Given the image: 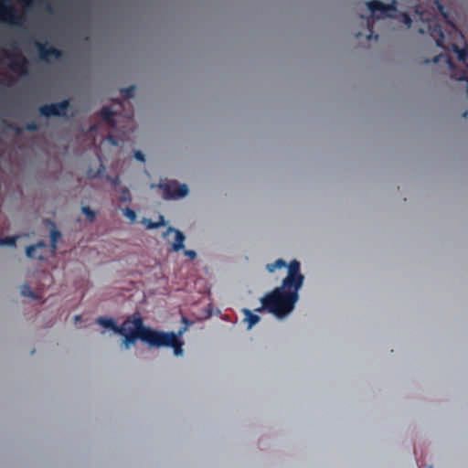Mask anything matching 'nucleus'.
<instances>
[{
	"mask_svg": "<svg viewBox=\"0 0 468 468\" xmlns=\"http://www.w3.org/2000/svg\"><path fill=\"white\" fill-rule=\"evenodd\" d=\"M25 129L29 132H36L38 130V126L35 122H31L26 124Z\"/></svg>",
	"mask_w": 468,
	"mask_h": 468,
	"instance_id": "26",
	"label": "nucleus"
},
{
	"mask_svg": "<svg viewBox=\"0 0 468 468\" xmlns=\"http://www.w3.org/2000/svg\"><path fill=\"white\" fill-rule=\"evenodd\" d=\"M69 108V100H63L57 103L46 104L39 107V114L49 118L52 116L65 117Z\"/></svg>",
	"mask_w": 468,
	"mask_h": 468,
	"instance_id": "4",
	"label": "nucleus"
},
{
	"mask_svg": "<svg viewBox=\"0 0 468 468\" xmlns=\"http://www.w3.org/2000/svg\"><path fill=\"white\" fill-rule=\"evenodd\" d=\"M81 212L87 217L89 221L92 222V221L95 220L96 214L89 207H87V206L86 207H81Z\"/></svg>",
	"mask_w": 468,
	"mask_h": 468,
	"instance_id": "21",
	"label": "nucleus"
},
{
	"mask_svg": "<svg viewBox=\"0 0 468 468\" xmlns=\"http://www.w3.org/2000/svg\"><path fill=\"white\" fill-rule=\"evenodd\" d=\"M105 167L102 164H101L99 169L97 171H94L92 169H89L88 172H87V176L90 178V179H94V178H97V177H101V174L102 172L104 171Z\"/></svg>",
	"mask_w": 468,
	"mask_h": 468,
	"instance_id": "19",
	"label": "nucleus"
},
{
	"mask_svg": "<svg viewBox=\"0 0 468 468\" xmlns=\"http://www.w3.org/2000/svg\"><path fill=\"white\" fill-rule=\"evenodd\" d=\"M120 200L122 202H131L132 200V195L126 186L121 188Z\"/></svg>",
	"mask_w": 468,
	"mask_h": 468,
	"instance_id": "20",
	"label": "nucleus"
},
{
	"mask_svg": "<svg viewBox=\"0 0 468 468\" xmlns=\"http://www.w3.org/2000/svg\"><path fill=\"white\" fill-rule=\"evenodd\" d=\"M106 179L111 182V184L113 186H119L120 184V177L118 176H115L113 177L110 176H106Z\"/></svg>",
	"mask_w": 468,
	"mask_h": 468,
	"instance_id": "27",
	"label": "nucleus"
},
{
	"mask_svg": "<svg viewBox=\"0 0 468 468\" xmlns=\"http://www.w3.org/2000/svg\"><path fill=\"white\" fill-rule=\"evenodd\" d=\"M75 319L78 321V320H80V315H76V316H75Z\"/></svg>",
	"mask_w": 468,
	"mask_h": 468,
	"instance_id": "37",
	"label": "nucleus"
},
{
	"mask_svg": "<svg viewBox=\"0 0 468 468\" xmlns=\"http://www.w3.org/2000/svg\"><path fill=\"white\" fill-rule=\"evenodd\" d=\"M371 12V16L377 19L393 18L398 11V1L392 0L389 4H384L379 0H371L366 3Z\"/></svg>",
	"mask_w": 468,
	"mask_h": 468,
	"instance_id": "3",
	"label": "nucleus"
},
{
	"mask_svg": "<svg viewBox=\"0 0 468 468\" xmlns=\"http://www.w3.org/2000/svg\"><path fill=\"white\" fill-rule=\"evenodd\" d=\"M26 5H29V3L31 2V0H22Z\"/></svg>",
	"mask_w": 468,
	"mask_h": 468,
	"instance_id": "34",
	"label": "nucleus"
},
{
	"mask_svg": "<svg viewBox=\"0 0 468 468\" xmlns=\"http://www.w3.org/2000/svg\"><path fill=\"white\" fill-rule=\"evenodd\" d=\"M243 314L246 316V321L248 323V328L250 329L253 325H255L260 321V316L253 314L249 309H243Z\"/></svg>",
	"mask_w": 468,
	"mask_h": 468,
	"instance_id": "13",
	"label": "nucleus"
},
{
	"mask_svg": "<svg viewBox=\"0 0 468 468\" xmlns=\"http://www.w3.org/2000/svg\"><path fill=\"white\" fill-rule=\"evenodd\" d=\"M134 90H135L134 86H130L128 88L122 89V93L123 94V96L126 99H130V98H132L133 96Z\"/></svg>",
	"mask_w": 468,
	"mask_h": 468,
	"instance_id": "24",
	"label": "nucleus"
},
{
	"mask_svg": "<svg viewBox=\"0 0 468 468\" xmlns=\"http://www.w3.org/2000/svg\"><path fill=\"white\" fill-rule=\"evenodd\" d=\"M181 321L184 325L180 327L177 333L163 332L145 326L142 317L139 314H134L128 317L126 330L123 334H120L123 336L122 345L124 349H129L137 339H140L151 346L172 347L176 356H182L184 343L179 337L187 331L191 322L186 316H182Z\"/></svg>",
	"mask_w": 468,
	"mask_h": 468,
	"instance_id": "2",
	"label": "nucleus"
},
{
	"mask_svg": "<svg viewBox=\"0 0 468 468\" xmlns=\"http://www.w3.org/2000/svg\"><path fill=\"white\" fill-rule=\"evenodd\" d=\"M35 46L37 48L38 56L41 60L48 61V58H55L57 59L60 58L63 55V52L53 47L48 46L47 44L36 41Z\"/></svg>",
	"mask_w": 468,
	"mask_h": 468,
	"instance_id": "8",
	"label": "nucleus"
},
{
	"mask_svg": "<svg viewBox=\"0 0 468 468\" xmlns=\"http://www.w3.org/2000/svg\"><path fill=\"white\" fill-rule=\"evenodd\" d=\"M5 56L11 59L9 69L18 74L27 75L28 73V60L25 57H21L19 54H10L5 52Z\"/></svg>",
	"mask_w": 468,
	"mask_h": 468,
	"instance_id": "7",
	"label": "nucleus"
},
{
	"mask_svg": "<svg viewBox=\"0 0 468 468\" xmlns=\"http://www.w3.org/2000/svg\"><path fill=\"white\" fill-rule=\"evenodd\" d=\"M361 36V33L358 32L357 34H356V37H359Z\"/></svg>",
	"mask_w": 468,
	"mask_h": 468,
	"instance_id": "36",
	"label": "nucleus"
},
{
	"mask_svg": "<svg viewBox=\"0 0 468 468\" xmlns=\"http://www.w3.org/2000/svg\"><path fill=\"white\" fill-rule=\"evenodd\" d=\"M9 127H10V129H12V130L16 131V133H22V131H23V129H22V128L16 127V126H13V125H10Z\"/></svg>",
	"mask_w": 468,
	"mask_h": 468,
	"instance_id": "31",
	"label": "nucleus"
},
{
	"mask_svg": "<svg viewBox=\"0 0 468 468\" xmlns=\"http://www.w3.org/2000/svg\"><path fill=\"white\" fill-rule=\"evenodd\" d=\"M289 264L287 265L285 261L282 259H279L275 261L273 263L267 264L266 268L270 272H273L276 269H281L283 267L288 268Z\"/></svg>",
	"mask_w": 468,
	"mask_h": 468,
	"instance_id": "15",
	"label": "nucleus"
},
{
	"mask_svg": "<svg viewBox=\"0 0 468 468\" xmlns=\"http://www.w3.org/2000/svg\"><path fill=\"white\" fill-rule=\"evenodd\" d=\"M123 215L128 218L132 222L135 221L136 219V213L134 210H133L130 207H126L123 209Z\"/></svg>",
	"mask_w": 468,
	"mask_h": 468,
	"instance_id": "23",
	"label": "nucleus"
},
{
	"mask_svg": "<svg viewBox=\"0 0 468 468\" xmlns=\"http://www.w3.org/2000/svg\"><path fill=\"white\" fill-rule=\"evenodd\" d=\"M97 324L112 330L116 334H123L126 330V325L128 324V318L123 321L122 325H117L116 322L112 318L101 316L97 319Z\"/></svg>",
	"mask_w": 468,
	"mask_h": 468,
	"instance_id": "10",
	"label": "nucleus"
},
{
	"mask_svg": "<svg viewBox=\"0 0 468 468\" xmlns=\"http://www.w3.org/2000/svg\"><path fill=\"white\" fill-rule=\"evenodd\" d=\"M304 277L301 273V265L297 260L289 263L287 276L281 286L266 293L261 299V306L255 312L267 311L278 318H284L294 309L299 299V291L303 284Z\"/></svg>",
	"mask_w": 468,
	"mask_h": 468,
	"instance_id": "1",
	"label": "nucleus"
},
{
	"mask_svg": "<svg viewBox=\"0 0 468 468\" xmlns=\"http://www.w3.org/2000/svg\"><path fill=\"white\" fill-rule=\"evenodd\" d=\"M116 112H113L110 107H103L100 112V116L110 127L114 128L116 126L114 116Z\"/></svg>",
	"mask_w": 468,
	"mask_h": 468,
	"instance_id": "12",
	"label": "nucleus"
},
{
	"mask_svg": "<svg viewBox=\"0 0 468 468\" xmlns=\"http://www.w3.org/2000/svg\"><path fill=\"white\" fill-rule=\"evenodd\" d=\"M17 239H18L17 236H9V237H5V238H2V239H0V245L14 247L16 244Z\"/></svg>",
	"mask_w": 468,
	"mask_h": 468,
	"instance_id": "18",
	"label": "nucleus"
},
{
	"mask_svg": "<svg viewBox=\"0 0 468 468\" xmlns=\"http://www.w3.org/2000/svg\"><path fill=\"white\" fill-rule=\"evenodd\" d=\"M401 16H402L403 22L407 26V27H410L411 24H412L410 16L408 13L403 12V13H401Z\"/></svg>",
	"mask_w": 468,
	"mask_h": 468,
	"instance_id": "25",
	"label": "nucleus"
},
{
	"mask_svg": "<svg viewBox=\"0 0 468 468\" xmlns=\"http://www.w3.org/2000/svg\"><path fill=\"white\" fill-rule=\"evenodd\" d=\"M468 115V111H465L463 113V118H466Z\"/></svg>",
	"mask_w": 468,
	"mask_h": 468,
	"instance_id": "33",
	"label": "nucleus"
},
{
	"mask_svg": "<svg viewBox=\"0 0 468 468\" xmlns=\"http://www.w3.org/2000/svg\"><path fill=\"white\" fill-rule=\"evenodd\" d=\"M361 18L366 21L367 26V29H368V32H369L368 35L367 36V38L368 40H370V39L378 40V35L374 34L373 27H372L370 18L369 17H365L364 16H361Z\"/></svg>",
	"mask_w": 468,
	"mask_h": 468,
	"instance_id": "17",
	"label": "nucleus"
},
{
	"mask_svg": "<svg viewBox=\"0 0 468 468\" xmlns=\"http://www.w3.org/2000/svg\"><path fill=\"white\" fill-rule=\"evenodd\" d=\"M109 140L112 142V144H116V142L114 141L113 136L110 135Z\"/></svg>",
	"mask_w": 468,
	"mask_h": 468,
	"instance_id": "32",
	"label": "nucleus"
},
{
	"mask_svg": "<svg viewBox=\"0 0 468 468\" xmlns=\"http://www.w3.org/2000/svg\"><path fill=\"white\" fill-rule=\"evenodd\" d=\"M21 294L24 296L33 298V299L37 298L36 294L32 292V290L28 284H24L21 287Z\"/></svg>",
	"mask_w": 468,
	"mask_h": 468,
	"instance_id": "22",
	"label": "nucleus"
},
{
	"mask_svg": "<svg viewBox=\"0 0 468 468\" xmlns=\"http://www.w3.org/2000/svg\"><path fill=\"white\" fill-rule=\"evenodd\" d=\"M127 117H128V118H132V117H133V112H129V113H127Z\"/></svg>",
	"mask_w": 468,
	"mask_h": 468,
	"instance_id": "35",
	"label": "nucleus"
},
{
	"mask_svg": "<svg viewBox=\"0 0 468 468\" xmlns=\"http://www.w3.org/2000/svg\"><path fill=\"white\" fill-rule=\"evenodd\" d=\"M160 188L163 190V196L165 199L184 197L188 193L186 185H179L175 181L167 184H161Z\"/></svg>",
	"mask_w": 468,
	"mask_h": 468,
	"instance_id": "6",
	"label": "nucleus"
},
{
	"mask_svg": "<svg viewBox=\"0 0 468 468\" xmlns=\"http://www.w3.org/2000/svg\"><path fill=\"white\" fill-rule=\"evenodd\" d=\"M167 232L175 233V241L172 243V249L174 251H179L184 249V241L186 237L183 232L178 229H176L172 227H169Z\"/></svg>",
	"mask_w": 468,
	"mask_h": 468,
	"instance_id": "11",
	"label": "nucleus"
},
{
	"mask_svg": "<svg viewBox=\"0 0 468 468\" xmlns=\"http://www.w3.org/2000/svg\"><path fill=\"white\" fill-rule=\"evenodd\" d=\"M48 245L45 241L40 240L34 245L26 248V255L30 259H37L43 261L47 258Z\"/></svg>",
	"mask_w": 468,
	"mask_h": 468,
	"instance_id": "9",
	"label": "nucleus"
},
{
	"mask_svg": "<svg viewBox=\"0 0 468 468\" xmlns=\"http://www.w3.org/2000/svg\"><path fill=\"white\" fill-rule=\"evenodd\" d=\"M61 233L57 229H52L50 231V247L51 251L54 252L57 249L58 240L60 239Z\"/></svg>",
	"mask_w": 468,
	"mask_h": 468,
	"instance_id": "14",
	"label": "nucleus"
},
{
	"mask_svg": "<svg viewBox=\"0 0 468 468\" xmlns=\"http://www.w3.org/2000/svg\"><path fill=\"white\" fill-rule=\"evenodd\" d=\"M134 157L141 162L144 161V154L141 151H135L134 152Z\"/></svg>",
	"mask_w": 468,
	"mask_h": 468,
	"instance_id": "28",
	"label": "nucleus"
},
{
	"mask_svg": "<svg viewBox=\"0 0 468 468\" xmlns=\"http://www.w3.org/2000/svg\"><path fill=\"white\" fill-rule=\"evenodd\" d=\"M185 255L187 256L190 259H195L197 257V253L195 250H185Z\"/></svg>",
	"mask_w": 468,
	"mask_h": 468,
	"instance_id": "29",
	"label": "nucleus"
},
{
	"mask_svg": "<svg viewBox=\"0 0 468 468\" xmlns=\"http://www.w3.org/2000/svg\"><path fill=\"white\" fill-rule=\"evenodd\" d=\"M438 8L441 12V14L443 16L444 18L448 17V14L444 11L443 5L440 2H436Z\"/></svg>",
	"mask_w": 468,
	"mask_h": 468,
	"instance_id": "30",
	"label": "nucleus"
},
{
	"mask_svg": "<svg viewBox=\"0 0 468 468\" xmlns=\"http://www.w3.org/2000/svg\"><path fill=\"white\" fill-rule=\"evenodd\" d=\"M22 20V16L16 12L7 0H0V21L17 26Z\"/></svg>",
	"mask_w": 468,
	"mask_h": 468,
	"instance_id": "5",
	"label": "nucleus"
},
{
	"mask_svg": "<svg viewBox=\"0 0 468 468\" xmlns=\"http://www.w3.org/2000/svg\"><path fill=\"white\" fill-rule=\"evenodd\" d=\"M144 223L146 228L149 229H156L159 227L165 225V218L163 216H160V220L158 222H153L151 219L144 218Z\"/></svg>",
	"mask_w": 468,
	"mask_h": 468,
	"instance_id": "16",
	"label": "nucleus"
}]
</instances>
